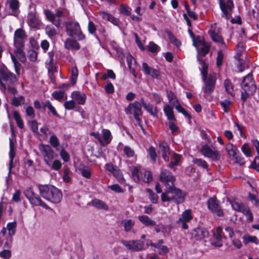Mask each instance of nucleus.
Instances as JSON below:
<instances>
[{
	"mask_svg": "<svg viewBox=\"0 0 259 259\" xmlns=\"http://www.w3.org/2000/svg\"><path fill=\"white\" fill-rule=\"evenodd\" d=\"M27 35L23 28H17L14 33L13 45L15 56L22 63L26 60L24 48Z\"/></svg>",
	"mask_w": 259,
	"mask_h": 259,
	"instance_id": "obj_1",
	"label": "nucleus"
},
{
	"mask_svg": "<svg viewBox=\"0 0 259 259\" xmlns=\"http://www.w3.org/2000/svg\"><path fill=\"white\" fill-rule=\"evenodd\" d=\"M197 60L199 62V70L201 71L203 81L204 82L205 86L203 88L204 92L207 95H210L214 90L216 76L214 73L207 74L208 65L203 60H201L197 55Z\"/></svg>",
	"mask_w": 259,
	"mask_h": 259,
	"instance_id": "obj_2",
	"label": "nucleus"
},
{
	"mask_svg": "<svg viewBox=\"0 0 259 259\" xmlns=\"http://www.w3.org/2000/svg\"><path fill=\"white\" fill-rule=\"evenodd\" d=\"M41 196L52 203H58L62 198V193L57 188L52 185H44L38 187Z\"/></svg>",
	"mask_w": 259,
	"mask_h": 259,
	"instance_id": "obj_3",
	"label": "nucleus"
},
{
	"mask_svg": "<svg viewBox=\"0 0 259 259\" xmlns=\"http://www.w3.org/2000/svg\"><path fill=\"white\" fill-rule=\"evenodd\" d=\"M241 89V99L243 101L246 100L249 95H253L255 92L256 87L251 74L249 73L244 77Z\"/></svg>",
	"mask_w": 259,
	"mask_h": 259,
	"instance_id": "obj_4",
	"label": "nucleus"
},
{
	"mask_svg": "<svg viewBox=\"0 0 259 259\" xmlns=\"http://www.w3.org/2000/svg\"><path fill=\"white\" fill-rule=\"evenodd\" d=\"M226 150L227 152L229 158L234 163L238 164L239 165H243L245 164V159L236 145L229 143L227 145Z\"/></svg>",
	"mask_w": 259,
	"mask_h": 259,
	"instance_id": "obj_5",
	"label": "nucleus"
},
{
	"mask_svg": "<svg viewBox=\"0 0 259 259\" xmlns=\"http://www.w3.org/2000/svg\"><path fill=\"white\" fill-rule=\"evenodd\" d=\"M66 31L68 35L79 40L84 39V35L82 34L80 25L77 22H69L66 23Z\"/></svg>",
	"mask_w": 259,
	"mask_h": 259,
	"instance_id": "obj_6",
	"label": "nucleus"
},
{
	"mask_svg": "<svg viewBox=\"0 0 259 259\" xmlns=\"http://www.w3.org/2000/svg\"><path fill=\"white\" fill-rule=\"evenodd\" d=\"M24 193L32 205L40 206L46 209H51L47 204L42 202L40 198L33 192L31 188L26 189Z\"/></svg>",
	"mask_w": 259,
	"mask_h": 259,
	"instance_id": "obj_7",
	"label": "nucleus"
},
{
	"mask_svg": "<svg viewBox=\"0 0 259 259\" xmlns=\"http://www.w3.org/2000/svg\"><path fill=\"white\" fill-rule=\"evenodd\" d=\"M39 149L43 156L44 160L47 164H51V161L55 158L57 155L54 151L48 145L41 144L39 145Z\"/></svg>",
	"mask_w": 259,
	"mask_h": 259,
	"instance_id": "obj_8",
	"label": "nucleus"
},
{
	"mask_svg": "<svg viewBox=\"0 0 259 259\" xmlns=\"http://www.w3.org/2000/svg\"><path fill=\"white\" fill-rule=\"evenodd\" d=\"M231 205L234 210L243 213L248 222H251L253 221V217L252 212L247 205L236 201H231Z\"/></svg>",
	"mask_w": 259,
	"mask_h": 259,
	"instance_id": "obj_9",
	"label": "nucleus"
},
{
	"mask_svg": "<svg viewBox=\"0 0 259 259\" xmlns=\"http://www.w3.org/2000/svg\"><path fill=\"white\" fill-rule=\"evenodd\" d=\"M122 244L133 251H140L146 249L145 243L140 240H122Z\"/></svg>",
	"mask_w": 259,
	"mask_h": 259,
	"instance_id": "obj_10",
	"label": "nucleus"
},
{
	"mask_svg": "<svg viewBox=\"0 0 259 259\" xmlns=\"http://www.w3.org/2000/svg\"><path fill=\"white\" fill-rule=\"evenodd\" d=\"M44 13L47 19L52 22L56 27L60 26L62 22V18L64 17V13L62 11L58 10L56 14H53L51 11L48 10H45Z\"/></svg>",
	"mask_w": 259,
	"mask_h": 259,
	"instance_id": "obj_11",
	"label": "nucleus"
},
{
	"mask_svg": "<svg viewBox=\"0 0 259 259\" xmlns=\"http://www.w3.org/2000/svg\"><path fill=\"white\" fill-rule=\"evenodd\" d=\"M160 181L164 184L166 189L175 185V178L170 172L165 169H162L159 175Z\"/></svg>",
	"mask_w": 259,
	"mask_h": 259,
	"instance_id": "obj_12",
	"label": "nucleus"
},
{
	"mask_svg": "<svg viewBox=\"0 0 259 259\" xmlns=\"http://www.w3.org/2000/svg\"><path fill=\"white\" fill-rule=\"evenodd\" d=\"M220 7L222 12V17L225 18L227 20L230 18V14L234 7L233 3L231 0H218Z\"/></svg>",
	"mask_w": 259,
	"mask_h": 259,
	"instance_id": "obj_13",
	"label": "nucleus"
},
{
	"mask_svg": "<svg viewBox=\"0 0 259 259\" xmlns=\"http://www.w3.org/2000/svg\"><path fill=\"white\" fill-rule=\"evenodd\" d=\"M167 192L172 194V201L175 203L180 204L185 201L186 194L181 190L175 188V186L167 189Z\"/></svg>",
	"mask_w": 259,
	"mask_h": 259,
	"instance_id": "obj_14",
	"label": "nucleus"
},
{
	"mask_svg": "<svg viewBox=\"0 0 259 259\" xmlns=\"http://www.w3.org/2000/svg\"><path fill=\"white\" fill-rule=\"evenodd\" d=\"M201 152L204 157L210 158L213 160H218L220 158V152L214 148H211L207 144L204 145L202 147Z\"/></svg>",
	"mask_w": 259,
	"mask_h": 259,
	"instance_id": "obj_15",
	"label": "nucleus"
},
{
	"mask_svg": "<svg viewBox=\"0 0 259 259\" xmlns=\"http://www.w3.org/2000/svg\"><path fill=\"white\" fill-rule=\"evenodd\" d=\"M17 80L16 75L10 72L7 67L2 64L0 65V83L3 85V81H8L11 82Z\"/></svg>",
	"mask_w": 259,
	"mask_h": 259,
	"instance_id": "obj_16",
	"label": "nucleus"
},
{
	"mask_svg": "<svg viewBox=\"0 0 259 259\" xmlns=\"http://www.w3.org/2000/svg\"><path fill=\"white\" fill-rule=\"evenodd\" d=\"M141 102L135 101L130 103L124 109L126 114H133L134 116H141L142 114Z\"/></svg>",
	"mask_w": 259,
	"mask_h": 259,
	"instance_id": "obj_17",
	"label": "nucleus"
},
{
	"mask_svg": "<svg viewBox=\"0 0 259 259\" xmlns=\"http://www.w3.org/2000/svg\"><path fill=\"white\" fill-rule=\"evenodd\" d=\"M207 206L214 214L218 217L223 216V211L218 201L213 198H210L207 200Z\"/></svg>",
	"mask_w": 259,
	"mask_h": 259,
	"instance_id": "obj_18",
	"label": "nucleus"
},
{
	"mask_svg": "<svg viewBox=\"0 0 259 259\" xmlns=\"http://www.w3.org/2000/svg\"><path fill=\"white\" fill-rule=\"evenodd\" d=\"M193 46L196 48L197 50L200 48L202 56H204L208 53L210 49V46L208 43L204 41L202 37L198 36L196 40L193 41Z\"/></svg>",
	"mask_w": 259,
	"mask_h": 259,
	"instance_id": "obj_19",
	"label": "nucleus"
},
{
	"mask_svg": "<svg viewBox=\"0 0 259 259\" xmlns=\"http://www.w3.org/2000/svg\"><path fill=\"white\" fill-rule=\"evenodd\" d=\"M192 219L191 210L187 209L182 213V216L178 220L177 223L181 225L183 229H187L188 226L187 223L190 222Z\"/></svg>",
	"mask_w": 259,
	"mask_h": 259,
	"instance_id": "obj_20",
	"label": "nucleus"
},
{
	"mask_svg": "<svg viewBox=\"0 0 259 259\" xmlns=\"http://www.w3.org/2000/svg\"><path fill=\"white\" fill-rule=\"evenodd\" d=\"M222 228L219 227L217 228L216 231L213 232L214 239L212 240V244L216 247H221L223 245V239L225 237L222 236Z\"/></svg>",
	"mask_w": 259,
	"mask_h": 259,
	"instance_id": "obj_21",
	"label": "nucleus"
},
{
	"mask_svg": "<svg viewBox=\"0 0 259 259\" xmlns=\"http://www.w3.org/2000/svg\"><path fill=\"white\" fill-rule=\"evenodd\" d=\"M142 70L147 75H149L154 78H158L159 72L158 70L150 67L146 63H142Z\"/></svg>",
	"mask_w": 259,
	"mask_h": 259,
	"instance_id": "obj_22",
	"label": "nucleus"
},
{
	"mask_svg": "<svg viewBox=\"0 0 259 259\" xmlns=\"http://www.w3.org/2000/svg\"><path fill=\"white\" fill-rule=\"evenodd\" d=\"M72 99L78 104L83 105L85 103L87 96L85 93L79 91H73L71 94Z\"/></svg>",
	"mask_w": 259,
	"mask_h": 259,
	"instance_id": "obj_23",
	"label": "nucleus"
},
{
	"mask_svg": "<svg viewBox=\"0 0 259 259\" xmlns=\"http://www.w3.org/2000/svg\"><path fill=\"white\" fill-rule=\"evenodd\" d=\"M159 153L164 161H168L169 159V148L167 143L165 142H161L159 144Z\"/></svg>",
	"mask_w": 259,
	"mask_h": 259,
	"instance_id": "obj_24",
	"label": "nucleus"
},
{
	"mask_svg": "<svg viewBox=\"0 0 259 259\" xmlns=\"http://www.w3.org/2000/svg\"><path fill=\"white\" fill-rule=\"evenodd\" d=\"M192 237L196 240H201L208 236V231L204 228H198L193 230Z\"/></svg>",
	"mask_w": 259,
	"mask_h": 259,
	"instance_id": "obj_25",
	"label": "nucleus"
},
{
	"mask_svg": "<svg viewBox=\"0 0 259 259\" xmlns=\"http://www.w3.org/2000/svg\"><path fill=\"white\" fill-rule=\"evenodd\" d=\"M15 156V147L11 138H10V152L9 157L10 161L9 164V172L8 175H10L12 172V169L13 167V160ZM9 176L7 177V182L8 181Z\"/></svg>",
	"mask_w": 259,
	"mask_h": 259,
	"instance_id": "obj_26",
	"label": "nucleus"
},
{
	"mask_svg": "<svg viewBox=\"0 0 259 259\" xmlns=\"http://www.w3.org/2000/svg\"><path fill=\"white\" fill-rule=\"evenodd\" d=\"M141 102L143 108L151 115L156 116L158 113V110L156 107H154L152 104L147 103L145 101L143 98L141 99Z\"/></svg>",
	"mask_w": 259,
	"mask_h": 259,
	"instance_id": "obj_27",
	"label": "nucleus"
},
{
	"mask_svg": "<svg viewBox=\"0 0 259 259\" xmlns=\"http://www.w3.org/2000/svg\"><path fill=\"white\" fill-rule=\"evenodd\" d=\"M100 144L102 146H106L109 144L112 140L111 132L107 129H103L101 132Z\"/></svg>",
	"mask_w": 259,
	"mask_h": 259,
	"instance_id": "obj_28",
	"label": "nucleus"
},
{
	"mask_svg": "<svg viewBox=\"0 0 259 259\" xmlns=\"http://www.w3.org/2000/svg\"><path fill=\"white\" fill-rule=\"evenodd\" d=\"M7 3L11 10V15L17 16L19 13V2L18 0H7Z\"/></svg>",
	"mask_w": 259,
	"mask_h": 259,
	"instance_id": "obj_29",
	"label": "nucleus"
},
{
	"mask_svg": "<svg viewBox=\"0 0 259 259\" xmlns=\"http://www.w3.org/2000/svg\"><path fill=\"white\" fill-rule=\"evenodd\" d=\"M27 22L30 27L36 28L39 25V20L34 12L29 13L27 17Z\"/></svg>",
	"mask_w": 259,
	"mask_h": 259,
	"instance_id": "obj_30",
	"label": "nucleus"
},
{
	"mask_svg": "<svg viewBox=\"0 0 259 259\" xmlns=\"http://www.w3.org/2000/svg\"><path fill=\"white\" fill-rule=\"evenodd\" d=\"M163 240L162 239L159 240L156 243L155 248L157 249V252L159 255H163L166 254L169 251V248L163 245Z\"/></svg>",
	"mask_w": 259,
	"mask_h": 259,
	"instance_id": "obj_31",
	"label": "nucleus"
},
{
	"mask_svg": "<svg viewBox=\"0 0 259 259\" xmlns=\"http://www.w3.org/2000/svg\"><path fill=\"white\" fill-rule=\"evenodd\" d=\"M173 107L170 105H166L163 107V111L165 115L166 116L167 120L169 121H177L175 117Z\"/></svg>",
	"mask_w": 259,
	"mask_h": 259,
	"instance_id": "obj_32",
	"label": "nucleus"
},
{
	"mask_svg": "<svg viewBox=\"0 0 259 259\" xmlns=\"http://www.w3.org/2000/svg\"><path fill=\"white\" fill-rule=\"evenodd\" d=\"M209 33L210 37L213 41L220 44L222 48L226 47V45L223 37L220 35L216 33L214 30L211 29L209 31Z\"/></svg>",
	"mask_w": 259,
	"mask_h": 259,
	"instance_id": "obj_33",
	"label": "nucleus"
},
{
	"mask_svg": "<svg viewBox=\"0 0 259 259\" xmlns=\"http://www.w3.org/2000/svg\"><path fill=\"white\" fill-rule=\"evenodd\" d=\"M78 171L81 176L86 179H89L92 176V170L90 167L86 165H80L78 167Z\"/></svg>",
	"mask_w": 259,
	"mask_h": 259,
	"instance_id": "obj_34",
	"label": "nucleus"
},
{
	"mask_svg": "<svg viewBox=\"0 0 259 259\" xmlns=\"http://www.w3.org/2000/svg\"><path fill=\"white\" fill-rule=\"evenodd\" d=\"M65 47L68 50H78L80 48L79 44L75 40L68 38L65 42Z\"/></svg>",
	"mask_w": 259,
	"mask_h": 259,
	"instance_id": "obj_35",
	"label": "nucleus"
},
{
	"mask_svg": "<svg viewBox=\"0 0 259 259\" xmlns=\"http://www.w3.org/2000/svg\"><path fill=\"white\" fill-rule=\"evenodd\" d=\"M7 229L8 231V235L9 237L13 238L15 235L17 228V223L16 221L8 223L7 225Z\"/></svg>",
	"mask_w": 259,
	"mask_h": 259,
	"instance_id": "obj_36",
	"label": "nucleus"
},
{
	"mask_svg": "<svg viewBox=\"0 0 259 259\" xmlns=\"http://www.w3.org/2000/svg\"><path fill=\"white\" fill-rule=\"evenodd\" d=\"M138 219L143 224L146 226H154L156 225L155 221L147 215H139Z\"/></svg>",
	"mask_w": 259,
	"mask_h": 259,
	"instance_id": "obj_37",
	"label": "nucleus"
},
{
	"mask_svg": "<svg viewBox=\"0 0 259 259\" xmlns=\"http://www.w3.org/2000/svg\"><path fill=\"white\" fill-rule=\"evenodd\" d=\"M121 224L124 227V231L128 232L132 230L134 226L135 222L132 219H124L121 221Z\"/></svg>",
	"mask_w": 259,
	"mask_h": 259,
	"instance_id": "obj_38",
	"label": "nucleus"
},
{
	"mask_svg": "<svg viewBox=\"0 0 259 259\" xmlns=\"http://www.w3.org/2000/svg\"><path fill=\"white\" fill-rule=\"evenodd\" d=\"M93 205L99 209L108 210V206L103 201L99 199H94L92 201Z\"/></svg>",
	"mask_w": 259,
	"mask_h": 259,
	"instance_id": "obj_39",
	"label": "nucleus"
},
{
	"mask_svg": "<svg viewBox=\"0 0 259 259\" xmlns=\"http://www.w3.org/2000/svg\"><path fill=\"white\" fill-rule=\"evenodd\" d=\"M224 87L226 92L230 94L231 96H235V92L232 83L229 79H226L224 81Z\"/></svg>",
	"mask_w": 259,
	"mask_h": 259,
	"instance_id": "obj_40",
	"label": "nucleus"
},
{
	"mask_svg": "<svg viewBox=\"0 0 259 259\" xmlns=\"http://www.w3.org/2000/svg\"><path fill=\"white\" fill-rule=\"evenodd\" d=\"M242 239L244 243L245 244H248L249 243H254L255 244H257L259 243L258 240L255 236H250L249 235H245L242 237Z\"/></svg>",
	"mask_w": 259,
	"mask_h": 259,
	"instance_id": "obj_41",
	"label": "nucleus"
},
{
	"mask_svg": "<svg viewBox=\"0 0 259 259\" xmlns=\"http://www.w3.org/2000/svg\"><path fill=\"white\" fill-rule=\"evenodd\" d=\"M167 96L170 105L175 107L178 103H179L176 95L171 91L167 92Z\"/></svg>",
	"mask_w": 259,
	"mask_h": 259,
	"instance_id": "obj_42",
	"label": "nucleus"
},
{
	"mask_svg": "<svg viewBox=\"0 0 259 259\" xmlns=\"http://www.w3.org/2000/svg\"><path fill=\"white\" fill-rule=\"evenodd\" d=\"M13 241V238L7 236L5 239L2 240V244L4 248L10 249L12 247Z\"/></svg>",
	"mask_w": 259,
	"mask_h": 259,
	"instance_id": "obj_43",
	"label": "nucleus"
},
{
	"mask_svg": "<svg viewBox=\"0 0 259 259\" xmlns=\"http://www.w3.org/2000/svg\"><path fill=\"white\" fill-rule=\"evenodd\" d=\"M147 48L148 51L153 54H157L160 50V48L153 41L149 42Z\"/></svg>",
	"mask_w": 259,
	"mask_h": 259,
	"instance_id": "obj_44",
	"label": "nucleus"
},
{
	"mask_svg": "<svg viewBox=\"0 0 259 259\" xmlns=\"http://www.w3.org/2000/svg\"><path fill=\"white\" fill-rule=\"evenodd\" d=\"M52 96L53 98H54L56 100L61 101L63 99H66L67 97H65V92L64 91H55L52 93Z\"/></svg>",
	"mask_w": 259,
	"mask_h": 259,
	"instance_id": "obj_45",
	"label": "nucleus"
},
{
	"mask_svg": "<svg viewBox=\"0 0 259 259\" xmlns=\"http://www.w3.org/2000/svg\"><path fill=\"white\" fill-rule=\"evenodd\" d=\"M176 121H169L168 123L169 128L173 135H177L179 133V128L175 123Z\"/></svg>",
	"mask_w": 259,
	"mask_h": 259,
	"instance_id": "obj_46",
	"label": "nucleus"
},
{
	"mask_svg": "<svg viewBox=\"0 0 259 259\" xmlns=\"http://www.w3.org/2000/svg\"><path fill=\"white\" fill-rule=\"evenodd\" d=\"M176 109L178 111V112L182 113L184 116L188 118L190 122V119L191 118V116L187 112V111L180 104V103H178L175 106Z\"/></svg>",
	"mask_w": 259,
	"mask_h": 259,
	"instance_id": "obj_47",
	"label": "nucleus"
},
{
	"mask_svg": "<svg viewBox=\"0 0 259 259\" xmlns=\"http://www.w3.org/2000/svg\"><path fill=\"white\" fill-rule=\"evenodd\" d=\"M241 150L243 153L246 156V157H251L252 154H251V149L250 148L249 145L247 143L244 144L241 148Z\"/></svg>",
	"mask_w": 259,
	"mask_h": 259,
	"instance_id": "obj_48",
	"label": "nucleus"
},
{
	"mask_svg": "<svg viewBox=\"0 0 259 259\" xmlns=\"http://www.w3.org/2000/svg\"><path fill=\"white\" fill-rule=\"evenodd\" d=\"M140 167L133 166L131 167L130 171L132 172V176L135 182H138L140 180V177L139 176V171Z\"/></svg>",
	"mask_w": 259,
	"mask_h": 259,
	"instance_id": "obj_49",
	"label": "nucleus"
},
{
	"mask_svg": "<svg viewBox=\"0 0 259 259\" xmlns=\"http://www.w3.org/2000/svg\"><path fill=\"white\" fill-rule=\"evenodd\" d=\"M24 108L27 116H29L31 118H33L35 117V115L34 109L32 106L25 105L24 106Z\"/></svg>",
	"mask_w": 259,
	"mask_h": 259,
	"instance_id": "obj_50",
	"label": "nucleus"
},
{
	"mask_svg": "<svg viewBox=\"0 0 259 259\" xmlns=\"http://www.w3.org/2000/svg\"><path fill=\"white\" fill-rule=\"evenodd\" d=\"M13 117L17 123V126L19 128H22L24 125L20 114L17 111H14L13 112Z\"/></svg>",
	"mask_w": 259,
	"mask_h": 259,
	"instance_id": "obj_51",
	"label": "nucleus"
},
{
	"mask_svg": "<svg viewBox=\"0 0 259 259\" xmlns=\"http://www.w3.org/2000/svg\"><path fill=\"white\" fill-rule=\"evenodd\" d=\"M194 163L197 166L201 167L204 169H207L208 165L206 161L200 158H194L193 160Z\"/></svg>",
	"mask_w": 259,
	"mask_h": 259,
	"instance_id": "obj_52",
	"label": "nucleus"
},
{
	"mask_svg": "<svg viewBox=\"0 0 259 259\" xmlns=\"http://www.w3.org/2000/svg\"><path fill=\"white\" fill-rule=\"evenodd\" d=\"M146 191L149 194V197L151 202L154 204L156 203L157 202L158 196L149 188H147Z\"/></svg>",
	"mask_w": 259,
	"mask_h": 259,
	"instance_id": "obj_53",
	"label": "nucleus"
},
{
	"mask_svg": "<svg viewBox=\"0 0 259 259\" xmlns=\"http://www.w3.org/2000/svg\"><path fill=\"white\" fill-rule=\"evenodd\" d=\"M168 38L171 44L177 47H179L181 45V41L177 39L171 33L168 32Z\"/></svg>",
	"mask_w": 259,
	"mask_h": 259,
	"instance_id": "obj_54",
	"label": "nucleus"
},
{
	"mask_svg": "<svg viewBox=\"0 0 259 259\" xmlns=\"http://www.w3.org/2000/svg\"><path fill=\"white\" fill-rule=\"evenodd\" d=\"M76 105V102L72 99L71 100L66 101L63 106L66 110H71L73 109Z\"/></svg>",
	"mask_w": 259,
	"mask_h": 259,
	"instance_id": "obj_55",
	"label": "nucleus"
},
{
	"mask_svg": "<svg viewBox=\"0 0 259 259\" xmlns=\"http://www.w3.org/2000/svg\"><path fill=\"white\" fill-rule=\"evenodd\" d=\"M71 82L72 84L73 85L76 82V80L78 77V70L76 66H74L71 69Z\"/></svg>",
	"mask_w": 259,
	"mask_h": 259,
	"instance_id": "obj_56",
	"label": "nucleus"
},
{
	"mask_svg": "<svg viewBox=\"0 0 259 259\" xmlns=\"http://www.w3.org/2000/svg\"><path fill=\"white\" fill-rule=\"evenodd\" d=\"M123 152L124 154L126 156V157L128 158L134 157L135 156V154L134 150L129 146H125L123 149Z\"/></svg>",
	"mask_w": 259,
	"mask_h": 259,
	"instance_id": "obj_57",
	"label": "nucleus"
},
{
	"mask_svg": "<svg viewBox=\"0 0 259 259\" xmlns=\"http://www.w3.org/2000/svg\"><path fill=\"white\" fill-rule=\"evenodd\" d=\"M11 57L12 60L14 63L16 72L17 73V74H19L20 71V65L18 61H17V59L16 58V57L15 56V55L13 54H12V53L11 54Z\"/></svg>",
	"mask_w": 259,
	"mask_h": 259,
	"instance_id": "obj_58",
	"label": "nucleus"
},
{
	"mask_svg": "<svg viewBox=\"0 0 259 259\" xmlns=\"http://www.w3.org/2000/svg\"><path fill=\"white\" fill-rule=\"evenodd\" d=\"M11 256V251L9 248H4L0 251V257L4 259H9Z\"/></svg>",
	"mask_w": 259,
	"mask_h": 259,
	"instance_id": "obj_59",
	"label": "nucleus"
},
{
	"mask_svg": "<svg viewBox=\"0 0 259 259\" xmlns=\"http://www.w3.org/2000/svg\"><path fill=\"white\" fill-rule=\"evenodd\" d=\"M50 143L54 148H57L59 145V141L58 138L53 134L50 138Z\"/></svg>",
	"mask_w": 259,
	"mask_h": 259,
	"instance_id": "obj_60",
	"label": "nucleus"
},
{
	"mask_svg": "<svg viewBox=\"0 0 259 259\" xmlns=\"http://www.w3.org/2000/svg\"><path fill=\"white\" fill-rule=\"evenodd\" d=\"M44 106L46 108H47L50 112L52 113V114L55 116H58V113L55 109V108L54 107V106L52 105V103L50 101H47L44 103Z\"/></svg>",
	"mask_w": 259,
	"mask_h": 259,
	"instance_id": "obj_61",
	"label": "nucleus"
},
{
	"mask_svg": "<svg viewBox=\"0 0 259 259\" xmlns=\"http://www.w3.org/2000/svg\"><path fill=\"white\" fill-rule=\"evenodd\" d=\"M48 166H51L52 169L55 170H58L61 167V163L59 160H52L51 164H47Z\"/></svg>",
	"mask_w": 259,
	"mask_h": 259,
	"instance_id": "obj_62",
	"label": "nucleus"
},
{
	"mask_svg": "<svg viewBox=\"0 0 259 259\" xmlns=\"http://www.w3.org/2000/svg\"><path fill=\"white\" fill-rule=\"evenodd\" d=\"M148 154L151 160L155 162L156 161L157 154L155 149L153 146H150L148 150Z\"/></svg>",
	"mask_w": 259,
	"mask_h": 259,
	"instance_id": "obj_63",
	"label": "nucleus"
},
{
	"mask_svg": "<svg viewBox=\"0 0 259 259\" xmlns=\"http://www.w3.org/2000/svg\"><path fill=\"white\" fill-rule=\"evenodd\" d=\"M45 30L46 34L49 37L54 36L57 34V31L56 29L51 26H47Z\"/></svg>",
	"mask_w": 259,
	"mask_h": 259,
	"instance_id": "obj_64",
	"label": "nucleus"
}]
</instances>
